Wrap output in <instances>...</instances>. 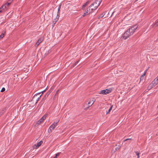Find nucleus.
Masks as SVG:
<instances>
[{
  "label": "nucleus",
  "instance_id": "nucleus-1",
  "mask_svg": "<svg viewBox=\"0 0 158 158\" xmlns=\"http://www.w3.org/2000/svg\"><path fill=\"white\" fill-rule=\"evenodd\" d=\"M138 27V26L136 24L131 26L123 35V39L126 40L128 37L133 35L135 30L137 29Z\"/></svg>",
  "mask_w": 158,
  "mask_h": 158
},
{
  "label": "nucleus",
  "instance_id": "nucleus-2",
  "mask_svg": "<svg viewBox=\"0 0 158 158\" xmlns=\"http://www.w3.org/2000/svg\"><path fill=\"white\" fill-rule=\"evenodd\" d=\"M102 0H96L89 6L88 8H89L91 13L96 10L100 5Z\"/></svg>",
  "mask_w": 158,
  "mask_h": 158
},
{
  "label": "nucleus",
  "instance_id": "nucleus-3",
  "mask_svg": "<svg viewBox=\"0 0 158 158\" xmlns=\"http://www.w3.org/2000/svg\"><path fill=\"white\" fill-rule=\"evenodd\" d=\"M111 92V89H106L100 91L99 94H102L106 95L110 93Z\"/></svg>",
  "mask_w": 158,
  "mask_h": 158
},
{
  "label": "nucleus",
  "instance_id": "nucleus-4",
  "mask_svg": "<svg viewBox=\"0 0 158 158\" xmlns=\"http://www.w3.org/2000/svg\"><path fill=\"white\" fill-rule=\"evenodd\" d=\"M59 120L58 122L56 123L54 122L52 124V125L50 126L49 129H48V132H49V131H50L52 132V130H53L55 129V127L57 126V125L58 123L59 122Z\"/></svg>",
  "mask_w": 158,
  "mask_h": 158
},
{
  "label": "nucleus",
  "instance_id": "nucleus-5",
  "mask_svg": "<svg viewBox=\"0 0 158 158\" xmlns=\"http://www.w3.org/2000/svg\"><path fill=\"white\" fill-rule=\"evenodd\" d=\"M91 13V11H90V9L87 8L86 10H85V12L82 16L81 17H84L86 15Z\"/></svg>",
  "mask_w": 158,
  "mask_h": 158
},
{
  "label": "nucleus",
  "instance_id": "nucleus-6",
  "mask_svg": "<svg viewBox=\"0 0 158 158\" xmlns=\"http://www.w3.org/2000/svg\"><path fill=\"white\" fill-rule=\"evenodd\" d=\"M43 142L42 141H40L37 143V144H35L33 146V147L34 148L36 149L38 148L39 146H40L43 143Z\"/></svg>",
  "mask_w": 158,
  "mask_h": 158
},
{
  "label": "nucleus",
  "instance_id": "nucleus-7",
  "mask_svg": "<svg viewBox=\"0 0 158 158\" xmlns=\"http://www.w3.org/2000/svg\"><path fill=\"white\" fill-rule=\"evenodd\" d=\"M93 104L89 102H88V104H85L84 105V106L85 107V109H88L89 107L91 106Z\"/></svg>",
  "mask_w": 158,
  "mask_h": 158
},
{
  "label": "nucleus",
  "instance_id": "nucleus-8",
  "mask_svg": "<svg viewBox=\"0 0 158 158\" xmlns=\"http://www.w3.org/2000/svg\"><path fill=\"white\" fill-rule=\"evenodd\" d=\"M5 9H7L6 6L4 5L2 6L0 8V12L1 13L4 11Z\"/></svg>",
  "mask_w": 158,
  "mask_h": 158
},
{
  "label": "nucleus",
  "instance_id": "nucleus-9",
  "mask_svg": "<svg viewBox=\"0 0 158 158\" xmlns=\"http://www.w3.org/2000/svg\"><path fill=\"white\" fill-rule=\"evenodd\" d=\"M42 41V40L41 38L39 39L36 44V46H38L41 42Z\"/></svg>",
  "mask_w": 158,
  "mask_h": 158
},
{
  "label": "nucleus",
  "instance_id": "nucleus-10",
  "mask_svg": "<svg viewBox=\"0 0 158 158\" xmlns=\"http://www.w3.org/2000/svg\"><path fill=\"white\" fill-rule=\"evenodd\" d=\"M95 101V100L94 98H92L90 99L89 100V102L93 104Z\"/></svg>",
  "mask_w": 158,
  "mask_h": 158
},
{
  "label": "nucleus",
  "instance_id": "nucleus-11",
  "mask_svg": "<svg viewBox=\"0 0 158 158\" xmlns=\"http://www.w3.org/2000/svg\"><path fill=\"white\" fill-rule=\"evenodd\" d=\"M43 121L42 120V119L40 118L39 120L37 122V124L38 125H40L42 123Z\"/></svg>",
  "mask_w": 158,
  "mask_h": 158
},
{
  "label": "nucleus",
  "instance_id": "nucleus-12",
  "mask_svg": "<svg viewBox=\"0 0 158 158\" xmlns=\"http://www.w3.org/2000/svg\"><path fill=\"white\" fill-rule=\"evenodd\" d=\"M105 14L104 13H102L98 17V18L100 19L101 18H102L104 16Z\"/></svg>",
  "mask_w": 158,
  "mask_h": 158
},
{
  "label": "nucleus",
  "instance_id": "nucleus-13",
  "mask_svg": "<svg viewBox=\"0 0 158 158\" xmlns=\"http://www.w3.org/2000/svg\"><path fill=\"white\" fill-rule=\"evenodd\" d=\"M10 5V3H9L8 2L6 3L5 4H4V5L6 6V8L7 9L9 5Z\"/></svg>",
  "mask_w": 158,
  "mask_h": 158
},
{
  "label": "nucleus",
  "instance_id": "nucleus-14",
  "mask_svg": "<svg viewBox=\"0 0 158 158\" xmlns=\"http://www.w3.org/2000/svg\"><path fill=\"white\" fill-rule=\"evenodd\" d=\"M135 152L137 156V158H139V155L140 154L139 152L136 151V152Z\"/></svg>",
  "mask_w": 158,
  "mask_h": 158
},
{
  "label": "nucleus",
  "instance_id": "nucleus-15",
  "mask_svg": "<svg viewBox=\"0 0 158 158\" xmlns=\"http://www.w3.org/2000/svg\"><path fill=\"white\" fill-rule=\"evenodd\" d=\"M158 25V19L157 20L156 22L155 23L154 25V26L155 27H157Z\"/></svg>",
  "mask_w": 158,
  "mask_h": 158
},
{
  "label": "nucleus",
  "instance_id": "nucleus-16",
  "mask_svg": "<svg viewBox=\"0 0 158 158\" xmlns=\"http://www.w3.org/2000/svg\"><path fill=\"white\" fill-rule=\"evenodd\" d=\"M60 8H61V5H60L58 8V12H57V15H59V14H60V12H59L60 10Z\"/></svg>",
  "mask_w": 158,
  "mask_h": 158
},
{
  "label": "nucleus",
  "instance_id": "nucleus-17",
  "mask_svg": "<svg viewBox=\"0 0 158 158\" xmlns=\"http://www.w3.org/2000/svg\"><path fill=\"white\" fill-rule=\"evenodd\" d=\"M112 107H113V106H112L110 107V108L109 109L108 111L106 112V114H108L111 111V110L112 109Z\"/></svg>",
  "mask_w": 158,
  "mask_h": 158
},
{
  "label": "nucleus",
  "instance_id": "nucleus-18",
  "mask_svg": "<svg viewBox=\"0 0 158 158\" xmlns=\"http://www.w3.org/2000/svg\"><path fill=\"white\" fill-rule=\"evenodd\" d=\"M87 5V4L86 3H85L82 6V9L84 10L85 7Z\"/></svg>",
  "mask_w": 158,
  "mask_h": 158
},
{
  "label": "nucleus",
  "instance_id": "nucleus-19",
  "mask_svg": "<svg viewBox=\"0 0 158 158\" xmlns=\"http://www.w3.org/2000/svg\"><path fill=\"white\" fill-rule=\"evenodd\" d=\"M4 36V34L3 33H2L0 35V40L2 39Z\"/></svg>",
  "mask_w": 158,
  "mask_h": 158
},
{
  "label": "nucleus",
  "instance_id": "nucleus-20",
  "mask_svg": "<svg viewBox=\"0 0 158 158\" xmlns=\"http://www.w3.org/2000/svg\"><path fill=\"white\" fill-rule=\"evenodd\" d=\"M61 153V152H58L56 154V156L53 158H56L58 156H59Z\"/></svg>",
  "mask_w": 158,
  "mask_h": 158
},
{
  "label": "nucleus",
  "instance_id": "nucleus-21",
  "mask_svg": "<svg viewBox=\"0 0 158 158\" xmlns=\"http://www.w3.org/2000/svg\"><path fill=\"white\" fill-rule=\"evenodd\" d=\"M46 115H44L41 118L42 119V120L44 121L46 118Z\"/></svg>",
  "mask_w": 158,
  "mask_h": 158
},
{
  "label": "nucleus",
  "instance_id": "nucleus-22",
  "mask_svg": "<svg viewBox=\"0 0 158 158\" xmlns=\"http://www.w3.org/2000/svg\"><path fill=\"white\" fill-rule=\"evenodd\" d=\"M42 94H41V95H40L39 97H38L37 98V99L36 100V103H37V102H38V101L39 100L40 98V97L41 96Z\"/></svg>",
  "mask_w": 158,
  "mask_h": 158
},
{
  "label": "nucleus",
  "instance_id": "nucleus-23",
  "mask_svg": "<svg viewBox=\"0 0 158 158\" xmlns=\"http://www.w3.org/2000/svg\"><path fill=\"white\" fill-rule=\"evenodd\" d=\"M120 147H121V146L120 145H118L117 147L116 148L115 150L117 151V150H118L120 148Z\"/></svg>",
  "mask_w": 158,
  "mask_h": 158
},
{
  "label": "nucleus",
  "instance_id": "nucleus-24",
  "mask_svg": "<svg viewBox=\"0 0 158 158\" xmlns=\"http://www.w3.org/2000/svg\"><path fill=\"white\" fill-rule=\"evenodd\" d=\"M145 73H146V71L145 72V73H144V74H143L141 76V77H140L141 80H142V78H143V76L145 75Z\"/></svg>",
  "mask_w": 158,
  "mask_h": 158
},
{
  "label": "nucleus",
  "instance_id": "nucleus-25",
  "mask_svg": "<svg viewBox=\"0 0 158 158\" xmlns=\"http://www.w3.org/2000/svg\"><path fill=\"white\" fill-rule=\"evenodd\" d=\"M5 90V89L4 88H2L1 91V92H2L4 91Z\"/></svg>",
  "mask_w": 158,
  "mask_h": 158
},
{
  "label": "nucleus",
  "instance_id": "nucleus-26",
  "mask_svg": "<svg viewBox=\"0 0 158 158\" xmlns=\"http://www.w3.org/2000/svg\"><path fill=\"white\" fill-rule=\"evenodd\" d=\"M57 21V20H56V19H55V20L53 21L52 23L54 24H55Z\"/></svg>",
  "mask_w": 158,
  "mask_h": 158
},
{
  "label": "nucleus",
  "instance_id": "nucleus-27",
  "mask_svg": "<svg viewBox=\"0 0 158 158\" xmlns=\"http://www.w3.org/2000/svg\"><path fill=\"white\" fill-rule=\"evenodd\" d=\"M40 94V93H39V94H36L34 96L33 98H35V97L37 96L38 95H39Z\"/></svg>",
  "mask_w": 158,
  "mask_h": 158
},
{
  "label": "nucleus",
  "instance_id": "nucleus-28",
  "mask_svg": "<svg viewBox=\"0 0 158 158\" xmlns=\"http://www.w3.org/2000/svg\"><path fill=\"white\" fill-rule=\"evenodd\" d=\"M13 1L12 0H9L8 1V2L9 3H10V4Z\"/></svg>",
  "mask_w": 158,
  "mask_h": 158
},
{
  "label": "nucleus",
  "instance_id": "nucleus-29",
  "mask_svg": "<svg viewBox=\"0 0 158 158\" xmlns=\"http://www.w3.org/2000/svg\"><path fill=\"white\" fill-rule=\"evenodd\" d=\"M90 1H87L85 3L87 4V5H88V4H89L90 3Z\"/></svg>",
  "mask_w": 158,
  "mask_h": 158
},
{
  "label": "nucleus",
  "instance_id": "nucleus-30",
  "mask_svg": "<svg viewBox=\"0 0 158 158\" xmlns=\"http://www.w3.org/2000/svg\"><path fill=\"white\" fill-rule=\"evenodd\" d=\"M131 138L127 139L124 140V141H127L128 140H131Z\"/></svg>",
  "mask_w": 158,
  "mask_h": 158
},
{
  "label": "nucleus",
  "instance_id": "nucleus-31",
  "mask_svg": "<svg viewBox=\"0 0 158 158\" xmlns=\"http://www.w3.org/2000/svg\"><path fill=\"white\" fill-rule=\"evenodd\" d=\"M78 62V61H77L74 64V65L75 66L77 64V63Z\"/></svg>",
  "mask_w": 158,
  "mask_h": 158
},
{
  "label": "nucleus",
  "instance_id": "nucleus-32",
  "mask_svg": "<svg viewBox=\"0 0 158 158\" xmlns=\"http://www.w3.org/2000/svg\"><path fill=\"white\" fill-rule=\"evenodd\" d=\"M59 90H58L56 92V94H58Z\"/></svg>",
  "mask_w": 158,
  "mask_h": 158
},
{
  "label": "nucleus",
  "instance_id": "nucleus-33",
  "mask_svg": "<svg viewBox=\"0 0 158 158\" xmlns=\"http://www.w3.org/2000/svg\"><path fill=\"white\" fill-rule=\"evenodd\" d=\"M143 78H142V80H143Z\"/></svg>",
  "mask_w": 158,
  "mask_h": 158
},
{
  "label": "nucleus",
  "instance_id": "nucleus-34",
  "mask_svg": "<svg viewBox=\"0 0 158 158\" xmlns=\"http://www.w3.org/2000/svg\"><path fill=\"white\" fill-rule=\"evenodd\" d=\"M12 1H13V0H12Z\"/></svg>",
  "mask_w": 158,
  "mask_h": 158
}]
</instances>
